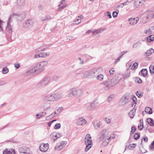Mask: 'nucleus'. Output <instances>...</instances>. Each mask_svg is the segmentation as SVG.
<instances>
[{
	"label": "nucleus",
	"mask_w": 154,
	"mask_h": 154,
	"mask_svg": "<svg viewBox=\"0 0 154 154\" xmlns=\"http://www.w3.org/2000/svg\"><path fill=\"white\" fill-rule=\"evenodd\" d=\"M48 63L47 61H42L29 68L27 70V72L30 74L35 72L38 73L42 72L44 70L45 67Z\"/></svg>",
	"instance_id": "1"
},
{
	"label": "nucleus",
	"mask_w": 154,
	"mask_h": 154,
	"mask_svg": "<svg viewBox=\"0 0 154 154\" xmlns=\"http://www.w3.org/2000/svg\"><path fill=\"white\" fill-rule=\"evenodd\" d=\"M102 71L101 67H97L88 72L84 73L83 77L86 78H93L96 77V76Z\"/></svg>",
	"instance_id": "2"
},
{
	"label": "nucleus",
	"mask_w": 154,
	"mask_h": 154,
	"mask_svg": "<svg viewBox=\"0 0 154 154\" xmlns=\"http://www.w3.org/2000/svg\"><path fill=\"white\" fill-rule=\"evenodd\" d=\"M63 97L62 93H51L47 94L44 97V100L47 101H57Z\"/></svg>",
	"instance_id": "3"
},
{
	"label": "nucleus",
	"mask_w": 154,
	"mask_h": 154,
	"mask_svg": "<svg viewBox=\"0 0 154 154\" xmlns=\"http://www.w3.org/2000/svg\"><path fill=\"white\" fill-rule=\"evenodd\" d=\"M51 80L50 78L48 76H45L36 85V88H44L48 85Z\"/></svg>",
	"instance_id": "4"
},
{
	"label": "nucleus",
	"mask_w": 154,
	"mask_h": 154,
	"mask_svg": "<svg viewBox=\"0 0 154 154\" xmlns=\"http://www.w3.org/2000/svg\"><path fill=\"white\" fill-rule=\"evenodd\" d=\"M85 143L86 145V147L85 149L86 152L88 151L93 145L92 140L91 139V135L88 134L85 138Z\"/></svg>",
	"instance_id": "5"
},
{
	"label": "nucleus",
	"mask_w": 154,
	"mask_h": 154,
	"mask_svg": "<svg viewBox=\"0 0 154 154\" xmlns=\"http://www.w3.org/2000/svg\"><path fill=\"white\" fill-rule=\"evenodd\" d=\"M25 17V15L24 13H22L20 14L17 13H14L11 15L9 18V21L11 20L13 18H15L18 21H21L23 20Z\"/></svg>",
	"instance_id": "6"
},
{
	"label": "nucleus",
	"mask_w": 154,
	"mask_h": 154,
	"mask_svg": "<svg viewBox=\"0 0 154 154\" xmlns=\"http://www.w3.org/2000/svg\"><path fill=\"white\" fill-rule=\"evenodd\" d=\"M152 12L150 11H148L143 14L141 16L142 18L144 21V23H147L149 20L150 19L154 18L153 17Z\"/></svg>",
	"instance_id": "7"
},
{
	"label": "nucleus",
	"mask_w": 154,
	"mask_h": 154,
	"mask_svg": "<svg viewBox=\"0 0 154 154\" xmlns=\"http://www.w3.org/2000/svg\"><path fill=\"white\" fill-rule=\"evenodd\" d=\"M109 132L108 129H103L99 134L98 139L99 141H101L109 135Z\"/></svg>",
	"instance_id": "8"
},
{
	"label": "nucleus",
	"mask_w": 154,
	"mask_h": 154,
	"mask_svg": "<svg viewBox=\"0 0 154 154\" xmlns=\"http://www.w3.org/2000/svg\"><path fill=\"white\" fill-rule=\"evenodd\" d=\"M130 98L129 96L126 95L122 97L119 102L120 106H123L126 104L129 101Z\"/></svg>",
	"instance_id": "9"
},
{
	"label": "nucleus",
	"mask_w": 154,
	"mask_h": 154,
	"mask_svg": "<svg viewBox=\"0 0 154 154\" xmlns=\"http://www.w3.org/2000/svg\"><path fill=\"white\" fill-rule=\"evenodd\" d=\"M33 22L32 20H28L24 23L23 26L24 28L30 29L33 27Z\"/></svg>",
	"instance_id": "10"
},
{
	"label": "nucleus",
	"mask_w": 154,
	"mask_h": 154,
	"mask_svg": "<svg viewBox=\"0 0 154 154\" xmlns=\"http://www.w3.org/2000/svg\"><path fill=\"white\" fill-rule=\"evenodd\" d=\"M48 143H41L39 146V150L43 152H46L48 149Z\"/></svg>",
	"instance_id": "11"
},
{
	"label": "nucleus",
	"mask_w": 154,
	"mask_h": 154,
	"mask_svg": "<svg viewBox=\"0 0 154 154\" xmlns=\"http://www.w3.org/2000/svg\"><path fill=\"white\" fill-rule=\"evenodd\" d=\"M129 24L134 26L136 25L139 20V18L138 17L135 18H130L128 19Z\"/></svg>",
	"instance_id": "12"
},
{
	"label": "nucleus",
	"mask_w": 154,
	"mask_h": 154,
	"mask_svg": "<svg viewBox=\"0 0 154 154\" xmlns=\"http://www.w3.org/2000/svg\"><path fill=\"white\" fill-rule=\"evenodd\" d=\"M104 85L105 86L104 88L106 90H109L111 87H112L110 82V79L104 82Z\"/></svg>",
	"instance_id": "13"
},
{
	"label": "nucleus",
	"mask_w": 154,
	"mask_h": 154,
	"mask_svg": "<svg viewBox=\"0 0 154 154\" xmlns=\"http://www.w3.org/2000/svg\"><path fill=\"white\" fill-rule=\"evenodd\" d=\"M87 122V121L83 118L81 117L78 119L77 123L79 125H83Z\"/></svg>",
	"instance_id": "14"
},
{
	"label": "nucleus",
	"mask_w": 154,
	"mask_h": 154,
	"mask_svg": "<svg viewBox=\"0 0 154 154\" xmlns=\"http://www.w3.org/2000/svg\"><path fill=\"white\" fill-rule=\"evenodd\" d=\"M84 109L88 110L90 111L93 109L92 103H88L84 105Z\"/></svg>",
	"instance_id": "15"
},
{
	"label": "nucleus",
	"mask_w": 154,
	"mask_h": 154,
	"mask_svg": "<svg viewBox=\"0 0 154 154\" xmlns=\"http://www.w3.org/2000/svg\"><path fill=\"white\" fill-rule=\"evenodd\" d=\"M11 22V20L10 21L9 18L7 23V26L6 27V31L9 34L11 33L12 32V27L10 24V23Z\"/></svg>",
	"instance_id": "16"
},
{
	"label": "nucleus",
	"mask_w": 154,
	"mask_h": 154,
	"mask_svg": "<svg viewBox=\"0 0 154 154\" xmlns=\"http://www.w3.org/2000/svg\"><path fill=\"white\" fill-rule=\"evenodd\" d=\"M3 154H15V152L13 149H6L3 152Z\"/></svg>",
	"instance_id": "17"
},
{
	"label": "nucleus",
	"mask_w": 154,
	"mask_h": 154,
	"mask_svg": "<svg viewBox=\"0 0 154 154\" xmlns=\"http://www.w3.org/2000/svg\"><path fill=\"white\" fill-rule=\"evenodd\" d=\"M82 91L81 89L75 90L74 89V95L77 97L80 96L82 94Z\"/></svg>",
	"instance_id": "18"
},
{
	"label": "nucleus",
	"mask_w": 154,
	"mask_h": 154,
	"mask_svg": "<svg viewBox=\"0 0 154 154\" xmlns=\"http://www.w3.org/2000/svg\"><path fill=\"white\" fill-rule=\"evenodd\" d=\"M20 152L26 154L27 152L29 151V148L27 147H22L19 149Z\"/></svg>",
	"instance_id": "19"
},
{
	"label": "nucleus",
	"mask_w": 154,
	"mask_h": 154,
	"mask_svg": "<svg viewBox=\"0 0 154 154\" xmlns=\"http://www.w3.org/2000/svg\"><path fill=\"white\" fill-rule=\"evenodd\" d=\"M65 146V144L64 142H63L60 143L59 145L55 147V149L57 150H60L63 149Z\"/></svg>",
	"instance_id": "20"
},
{
	"label": "nucleus",
	"mask_w": 154,
	"mask_h": 154,
	"mask_svg": "<svg viewBox=\"0 0 154 154\" xmlns=\"http://www.w3.org/2000/svg\"><path fill=\"white\" fill-rule=\"evenodd\" d=\"M136 109L135 108H134L131 110L129 112L128 115L129 116L132 118H133L135 114V111Z\"/></svg>",
	"instance_id": "21"
},
{
	"label": "nucleus",
	"mask_w": 154,
	"mask_h": 154,
	"mask_svg": "<svg viewBox=\"0 0 154 154\" xmlns=\"http://www.w3.org/2000/svg\"><path fill=\"white\" fill-rule=\"evenodd\" d=\"M106 29V28L103 29H99L95 30L92 31L93 34L95 35L96 34H99L102 32L104 30Z\"/></svg>",
	"instance_id": "22"
},
{
	"label": "nucleus",
	"mask_w": 154,
	"mask_h": 154,
	"mask_svg": "<svg viewBox=\"0 0 154 154\" xmlns=\"http://www.w3.org/2000/svg\"><path fill=\"white\" fill-rule=\"evenodd\" d=\"M154 52V50L151 48L149 50H148L145 54V56H149L152 54Z\"/></svg>",
	"instance_id": "23"
},
{
	"label": "nucleus",
	"mask_w": 154,
	"mask_h": 154,
	"mask_svg": "<svg viewBox=\"0 0 154 154\" xmlns=\"http://www.w3.org/2000/svg\"><path fill=\"white\" fill-rule=\"evenodd\" d=\"M50 104L49 103H45L43 105V107L45 110H47L51 108Z\"/></svg>",
	"instance_id": "24"
},
{
	"label": "nucleus",
	"mask_w": 154,
	"mask_h": 154,
	"mask_svg": "<svg viewBox=\"0 0 154 154\" xmlns=\"http://www.w3.org/2000/svg\"><path fill=\"white\" fill-rule=\"evenodd\" d=\"M67 95L68 97H72L74 95V89L73 88L70 89L68 92Z\"/></svg>",
	"instance_id": "25"
},
{
	"label": "nucleus",
	"mask_w": 154,
	"mask_h": 154,
	"mask_svg": "<svg viewBox=\"0 0 154 154\" xmlns=\"http://www.w3.org/2000/svg\"><path fill=\"white\" fill-rule=\"evenodd\" d=\"M25 2V0H17V4L19 6H22L24 5Z\"/></svg>",
	"instance_id": "26"
},
{
	"label": "nucleus",
	"mask_w": 154,
	"mask_h": 154,
	"mask_svg": "<svg viewBox=\"0 0 154 154\" xmlns=\"http://www.w3.org/2000/svg\"><path fill=\"white\" fill-rule=\"evenodd\" d=\"M141 71L142 76L145 77L147 75V70L146 69H143L141 70Z\"/></svg>",
	"instance_id": "27"
},
{
	"label": "nucleus",
	"mask_w": 154,
	"mask_h": 154,
	"mask_svg": "<svg viewBox=\"0 0 154 154\" xmlns=\"http://www.w3.org/2000/svg\"><path fill=\"white\" fill-rule=\"evenodd\" d=\"M118 82V80H116L115 79H112L110 80V82L112 84V87L115 86Z\"/></svg>",
	"instance_id": "28"
},
{
	"label": "nucleus",
	"mask_w": 154,
	"mask_h": 154,
	"mask_svg": "<svg viewBox=\"0 0 154 154\" xmlns=\"http://www.w3.org/2000/svg\"><path fill=\"white\" fill-rule=\"evenodd\" d=\"M147 122L151 126H153L154 125V122L151 118H148L147 119Z\"/></svg>",
	"instance_id": "29"
},
{
	"label": "nucleus",
	"mask_w": 154,
	"mask_h": 154,
	"mask_svg": "<svg viewBox=\"0 0 154 154\" xmlns=\"http://www.w3.org/2000/svg\"><path fill=\"white\" fill-rule=\"evenodd\" d=\"M50 54V53L49 52L40 53L41 57H46L48 56Z\"/></svg>",
	"instance_id": "30"
},
{
	"label": "nucleus",
	"mask_w": 154,
	"mask_h": 154,
	"mask_svg": "<svg viewBox=\"0 0 154 154\" xmlns=\"http://www.w3.org/2000/svg\"><path fill=\"white\" fill-rule=\"evenodd\" d=\"M154 40V35H150L147 38V41L148 42H150Z\"/></svg>",
	"instance_id": "31"
},
{
	"label": "nucleus",
	"mask_w": 154,
	"mask_h": 154,
	"mask_svg": "<svg viewBox=\"0 0 154 154\" xmlns=\"http://www.w3.org/2000/svg\"><path fill=\"white\" fill-rule=\"evenodd\" d=\"M139 2L138 0H135L134 3V7L137 8L143 5L142 4L139 3Z\"/></svg>",
	"instance_id": "32"
},
{
	"label": "nucleus",
	"mask_w": 154,
	"mask_h": 154,
	"mask_svg": "<svg viewBox=\"0 0 154 154\" xmlns=\"http://www.w3.org/2000/svg\"><path fill=\"white\" fill-rule=\"evenodd\" d=\"M97 80L101 81H102L103 78V75L101 74H98L96 77Z\"/></svg>",
	"instance_id": "33"
},
{
	"label": "nucleus",
	"mask_w": 154,
	"mask_h": 154,
	"mask_svg": "<svg viewBox=\"0 0 154 154\" xmlns=\"http://www.w3.org/2000/svg\"><path fill=\"white\" fill-rule=\"evenodd\" d=\"M145 111L148 114H151L152 113V109L149 107H147L145 108Z\"/></svg>",
	"instance_id": "34"
},
{
	"label": "nucleus",
	"mask_w": 154,
	"mask_h": 154,
	"mask_svg": "<svg viewBox=\"0 0 154 154\" xmlns=\"http://www.w3.org/2000/svg\"><path fill=\"white\" fill-rule=\"evenodd\" d=\"M62 136V134L61 133L58 134H56L55 133H53L51 134V136H54L55 137H56L57 138L60 137Z\"/></svg>",
	"instance_id": "35"
},
{
	"label": "nucleus",
	"mask_w": 154,
	"mask_h": 154,
	"mask_svg": "<svg viewBox=\"0 0 154 154\" xmlns=\"http://www.w3.org/2000/svg\"><path fill=\"white\" fill-rule=\"evenodd\" d=\"M93 109L94 108H97L99 106V104L97 102H94L92 103Z\"/></svg>",
	"instance_id": "36"
},
{
	"label": "nucleus",
	"mask_w": 154,
	"mask_h": 154,
	"mask_svg": "<svg viewBox=\"0 0 154 154\" xmlns=\"http://www.w3.org/2000/svg\"><path fill=\"white\" fill-rule=\"evenodd\" d=\"M45 48H42V47L38 48L34 50L35 52L36 53H38L42 51H44L45 50Z\"/></svg>",
	"instance_id": "37"
},
{
	"label": "nucleus",
	"mask_w": 154,
	"mask_h": 154,
	"mask_svg": "<svg viewBox=\"0 0 154 154\" xmlns=\"http://www.w3.org/2000/svg\"><path fill=\"white\" fill-rule=\"evenodd\" d=\"M51 18V17L50 15L45 16L44 18L42 17L41 20L42 21H47Z\"/></svg>",
	"instance_id": "38"
},
{
	"label": "nucleus",
	"mask_w": 154,
	"mask_h": 154,
	"mask_svg": "<svg viewBox=\"0 0 154 154\" xmlns=\"http://www.w3.org/2000/svg\"><path fill=\"white\" fill-rule=\"evenodd\" d=\"M111 137H109L107 138V139L106 141H103L102 143V145L104 146H106L107 145L109 141V140L110 139V138Z\"/></svg>",
	"instance_id": "39"
},
{
	"label": "nucleus",
	"mask_w": 154,
	"mask_h": 154,
	"mask_svg": "<svg viewBox=\"0 0 154 154\" xmlns=\"http://www.w3.org/2000/svg\"><path fill=\"white\" fill-rule=\"evenodd\" d=\"M132 99L133 101V102L132 104H131V105H132V106L133 107L134 106H135V105H134V104H136L137 103V98L135 97L134 96L132 98Z\"/></svg>",
	"instance_id": "40"
},
{
	"label": "nucleus",
	"mask_w": 154,
	"mask_h": 154,
	"mask_svg": "<svg viewBox=\"0 0 154 154\" xmlns=\"http://www.w3.org/2000/svg\"><path fill=\"white\" fill-rule=\"evenodd\" d=\"M119 12V11L118 10H116V11H113L112 13V16L113 17H116L117 16Z\"/></svg>",
	"instance_id": "41"
},
{
	"label": "nucleus",
	"mask_w": 154,
	"mask_h": 154,
	"mask_svg": "<svg viewBox=\"0 0 154 154\" xmlns=\"http://www.w3.org/2000/svg\"><path fill=\"white\" fill-rule=\"evenodd\" d=\"M136 94L139 98H141L143 96V93L140 91H137Z\"/></svg>",
	"instance_id": "42"
},
{
	"label": "nucleus",
	"mask_w": 154,
	"mask_h": 154,
	"mask_svg": "<svg viewBox=\"0 0 154 154\" xmlns=\"http://www.w3.org/2000/svg\"><path fill=\"white\" fill-rule=\"evenodd\" d=\"M124 54V53L122 54L121 56H119L118 58L115 61L114 63V64H116L117 63L119 62L120 61L121 59L122 58Z\"/></svg>",
	"instance_id": "43"
},
{
	"label": "nucleus",
	"mask_w": 154,
	"mask_h": 154,
	"mask_svg": "<svg viewBox=\"0 0 154 154\" xmlns=\"http://www.w3.org/2000/svg\"><path fill=\"white\" fill-rule=\"evenodd\" d=\"M124 5H127V4H126L125 2L124 3H121L117 5L116 6L117 8H122L123 7Z\"/></svg>",
	"instance_id": "44"
},
{
	"label": "nucleus",
	"mask_w": 154,
	"mask_h": 154,
	"mask_svg": "<svg viewBox=\"0 0 154 154\" xmlns=\"http://www.w3.org/2000/svg\"><path fill=\"white\" fill-rule=\"evenodd\" d=\"M8 69L6 67L2 69V72L4 74H6L8 72Z\"/></svg>",
	"instance_id": "45"
},
{
	"label": "nucleus",
	"mask_w": 154,
	"mask_h": 154,
	"mask_svg": "<svg viewBox=\"0 0 154 154\" xmlns=\"http://www.w3.org/2000/svg\"><path fill=\"white\" fill-rule=\"evenodd\" d=\"M140 137V135L138 133H135L134 134V137L135 140H138Z\"/></svg>",
	"instance_id": "46"
},
{
	"label": "nucleus",
	"mask_w": 154,
	"mask_h": 154,
	"mask_svg": "<svg viewBox=\"0 0 154 154\" xmlns=\"http://www.w3.org/2000/svg\"><path fill=\"white\" fill-rule=\"evenodd\" d=\"M138 66V63H137V62H135V63H134L133 64L132 66V68L133 69H135L137 68Z\"/></svg>",
	"instance_id": "47"
},
{
	"label": "nucleus",
	"mask_w": 154,
	"mask_h": 154,
	"mask_svg": "<svg viewBox=\"0 0 154 154\" xmlns=\"http://www.w3.org/2000/svg\"><path fill=\"white\" fill-rule=\"evenodd\" d=\"M149 71L151 73L153 74L154 73V66H151L149 68Z\"/></svg>",
	"instance_id": "48"
},
{
	"label": "nucleus",
	"mask_w": 154,
	"mask_h": 154,
	"mask_svg": "<svg viewBox=\"0 0 154 154\" xmlns=\"http://www.w3.org/2000/svg\"><path fill=\"white\" fill-rule=\"evenodd\" d=\"M94 125L96 129H97V128H99L100 126V123L99 122L97 123H94L93 124Z\"/></svg>",
	"instance_id": "49"
},
{
	"label": "nucleus",
	"mask_w": 154,
	"mask_h": 154,
	"mask_svg": "<svg viewBox=\"0 0 154 154\" xmlns=\"http://www.w3.org/2000/svg\"><path fill=\"white\" fill-rule=\"evenodd\" d=\"M61 127V125L60 123H57L54 126V128L55 129H59Z\"/></svg>",
	"instance_id": "50"
},
{
	"label": "nucleus",
	"mask_w": 154,
	"mask_h": 154,
	"mask_svg": "<svg viewBox=\"0 0 154 154\" xmlns=\"http://www.w3.org/2000/svg\"><path fill=\"white\" fill-rule=\"evenodd\" d=\"M104 120L107 124H109L111 122L110 119L109 118H104Z\"/></svg>",
	"instance_id": "51"
},
{
	"label": "nucleus",
	"mask_w": 154,
	"mask_h": 154,
	"mask_svg": "<svg viewBox=\"0 0 154 154\" xmlns=\"http://www.w3.org/2000/svg\"><path fill=\"white\" fill-rule=\"evenodd\" d=\"M113 98V95H110L109 96V97L107 98V101L108 102H109L112 100Z\"/></svg>",
	"instance_id": "52"
},
{
	"label": "nucleus",
	"mask_w": 154,
	"mask_h": 154,
	"mask_svg": "<svg viewBox=\"0 0 154 154\" xmlns=\"http://www.w3.org/2000/svg\"><path fill=\"white\" fill-rule=\"evenodd\" d=\"M53 80L56 82H57L58 81L59 77L57 75H54L53 77Z\"/></svg>",
	"instance_id": "53"
},
{
	"label": "nucleus",
	"mask_w": 154,
	"mask_h": 154,
	"mask_svg": "<svg viewBox=\"0 0 154 154\" xmlns=\"http://www.w3.org/2000/svg\"><path fill=\"white\" fill-rule=\"evenodd\" d=\"M135 82H137L138 83L140 84L142 83V80L140 78L137 77L136 78Z\"/></svg>",
	"instance_id": "54"
},
{
	"label": "nucleus",
	"mask_w": 154,
	"mask_h": 154,
	"mask_svg": "<svg viewBox=\"0 0 154 154\" xmlns=\"http://www.w3.org/2000/svg\"><path fill=\"white\" fill-rule=\"evenodd\" d=\"M145 33L146 34H148L149 35L151 33V30L150 29H146L145 32Z\"/></svg>",
	"instance_id": "55"
},
{
	"label": "nucleus",
	"mask_w": 154,
	"mask_h": 154,
	"mask_svg": "<svg viewBox=\"0 0 154 154\" xmlns=\"http://www.w3.org/2000/svg\"><path fill=\"white\" fill-rule=\"evenodd\" d=\"M105 15L108 17L109 18H110L112 17L111 14L110 12L109 11L106 13L105 14Z\"/></svg>",
	"instance_id": "56"
},
{
	"label": "nucleus",
	"mask_w": 154,
	"mask_h": 154,
	"mask_svg": "<svg viewBox=\"0 0 154 154\" xmlns=\"http://www.w3.org/2000/svg\"><path fill=\"white\" fill-rule=\"evenodd\" d=\"M81 22V20L80 19H77L75 21H74V24H78L80 23Z\"/></svg>",
	"instance_id": "57"
},
{
	"label": "nucleus",
	"mask_w": 154,
	"mask_h": 154,
	"mask_svg": "<svg viewBox=\"0 0 154 154\" xmlns=\"http://www.w3.org/2000/svg\"><path fill=\"white\" fill-rule=\"evenodd\" d=\"M140 127H141V128H140L139 125H138V128H139V129L140 130H142L143 128V122L142 121V122H140Z\"/></svg>",
	"instance_id": "58"
},
{
	"label": "nucleus",
	"mask_w": 154,
	"mask_h": 154,
	"mask_svg": "<svg viewBox=\"0 0 154 154\" xmlns=\"http://www.w3.org/2000/svg\"><path fill=\"white\" fill-rule=\"evenodd\" d=\"M14 67L17 69H18L20 67V65L19 63H17L14 64Z\"/></svg>",
	"instance_id": "59"
},
{
	"label": "nucleus",
	"mask_w": 154,
	"mask_h": 154,
	"mask_svg": "<svg viewBox=\"0 0 154 154\" xmlns=\"http://www.w3.org/2000/svg\"><path fill=\"white\" fill-rule=\"evenodd\" d=\"M85 57L87 58V60H91L93 59V57H91L88 55H85Z\"/></svg>",
	"instance_id": "60"
},
{
	"label": "nucleus",
	"mask_w": 154,
	"mask_h": 154,
	"mask_svg": "<svg viewBox=\"0 0 154 154\" xmlns=\"http://www.w3.org/2000/svg\"><path fill=\"white\" fill-rule=\"evenodd\" d=\"M34 57L35 58L41 57L40 53L35 54L34 56Z\"/></svg>",
	"instance_id": "61"
},
{
	"label": "nucleus",
	"mask_w": 154,
	"mask_h": 154,
	"mask_svg": "<svg viewBox=\"0 0 154 154\" xmlns=\"http://www.w3.org/2000/svg\"><path fill=\"white\" fill-rule=\"evenodd\" d=\"M115 70L113 68H112L111 70L109 71V73L110 75H113L114 74V72Z\"/></svg>",
	"instance_id": "62"
},
{
	"label": "nucleus",
	"mask_w": 154,
	"mask_h": 154,
	"mask_svg": "<svg viewBox=\"0 0 154 154\" xmlns=\"http://www.w3.org/2000/svg\"><path fill=\"white\" fill-rule=\"evenodd\" d=\"M150 147L152 149H154V140L151 144Z\"/></svg>",
	"instance_id": "63"
},
{
	"label": "nucleus",
	"mask_w": 154,
	"mask_h": 154,
	"mask_svg": "<svg viewBox=\"0 0 154 154\" xmlns=\"http://www.w3.org/2000/svg\"><path fill=\"white\" fill-rule=\"evenodd\" d=\"M67 39L69 40H72L73 39V37L72 36H68L66 37Z\"/></svg>",
	"instance_id": "64"
}]
</instances>
